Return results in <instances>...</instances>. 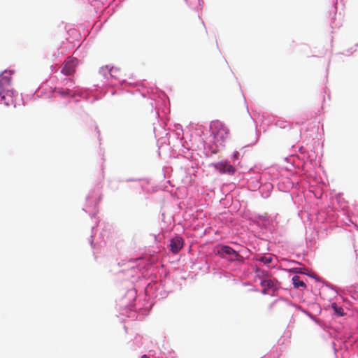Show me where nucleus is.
<instances>
[{"mask_svg": "<svg viewBox=\"0 0 358 358\" xmlns=\"http://www.w3.org/2000/svg\"><path fill=\"white\" fill-rule=\"evenodd\" d=\"M210 129L215 141L220 143L228 138L230 134L229 129L220 120L212 121Z\"/></svg>", "mask_w": 358, "mask_h": 358, "instance_id": "1", "label": "nucleus"}, {"mask_svg": "<svg viewBox=\"0 0 358 358\" xmlns=\"http://www.w3.org/2000/svg\"><path fill=\"white\" fill-rule=\"evenodd\" d=\"M218 253L224 258L230 261H241L243 257L234 249L228 245H222L218 250Z\"/></svg>", "mask_w": 358, "mask_h": 358, "instance_id": "3", "label": "nucleus"}, {"mask_svg": "<svg viewBox=\"0 0 358 358\" xmlns=\"http://www.w3.org/2000/svg\"><path fill=\"white\" fill-rule=\"evenodd\" d=\"M55 92L59 94L62 96H73L74 93L69 89H64V88H57L55 90Z\"/></svg>", "mask_w": 358, "mask_h": 358, "instance_id": "10", "label": "nucleus"}, {"mask_svg": "<svg viewBox=\"0 0 358 358\" xmlns=\"http://www.w3.org/2000/svg\"><path fill=\"white\" fill-rule=\"evenodd\" d=\"M292 282L294 288H299V287H303L306 288V284L303 280L300 279V277L298 275H294L292 278Z\"/></svg>", "mask_w": 358, "mask_h": 358, "instance_id": "9", "label": "nucleus"}, {"mask_svg": "<svg viewBox=\"0 0 358 358\" xmlns=\"http://www.w3.org/2000/svg\"><path fill=\"white\" fill-rule=\"evenodd\" d=\"M141 358H150V357L145 355H143L141 357Z\"/></svg>", "mask_w": 358, "mask_h": 358, "instance_id": "14", "label": "nucleus"}, {"mask_svg": "<svg viewBox=\"0 0 358 358\" xmlns=\"http://www.w3.org/2000/svg\"><path fill=\"white\" fill-rule=\"evenodd\" d=\"M213 166L222 174L227 173L233 175L236 171V168L227 162H217L213 164Z\"/></svg>", "mask_w": 358, "mask_h": 358, "instance_id": "6", "label": "nucleus"}, {"mask_svg": "<svg viewBox=\"0 0 358 358\" xmlns=\"http://www.w3.org/2000/svg\"><path fill=\"white\" fill-rule=\"evenodd\" d=\"M170 250L173 253H178L183 246V239L181 237H175L171 240Z\"/></svg>", "mask_w": 358, "mask_h": 358, "instance_id": "8", "label": "nucleus"}, {"mask_svg": "<svg viewBox=\"0 0 358 358\" xmlns=\"http://www.w3.org/2000/svg\"><path fill=\"white\" fill-rule=\"evenodd\" d=\"M18 94L10 88L0 89V97L6 106H16Z\"/></svg>", "mask_w": 358, "mask_h": 358, "instance_id": "2", "label": "nucleus"}, {"mask_svg": "<svg viewBox=\"0 0 358 358\" xmlns=\"http://www.w3.org/2000/svg\"><path fill=\"white\" fill-rule=\"evenodd\" d=\"M238 157H239V152H235L234 153V155H233V157H233V159H234V160H236V159H238Z\"/></svg>", "mask_w": 358, "mask_h": 358, "instance_id": "13", "label": "nucleus"}, {"mask_svg": "<svg viewBox=\"0 0 358 358\" xmlns=\"http://www.w3.org/2000/svg\"><path fill=\"white\" fill-rule=\"evenodd\" d=\"M258 260L261 262H263L265 264H268L272 262L273 258L271 256H269V257L263 256V257H261Z\"/></svg>", "mask_w": 358, "mask_h": 358, "instance_id": "11", "label": "nucleus"}, {"mask_svg": "<svg viewBox=\"0 0 358 358\" xmlns=\"http://www.w3.org/2000/svg\"><path fill=\"white\" fill-rule=\"evenodd\" d=\"M12 72L4 71L0 76V89L10 88Z\"/></svg>", "mask_w": 358, "mask_h": 358, "instance_id": "7", "label": "nucleus"}, {"mask_svg": "<svg viewBox=\"0 0 358 358\" xmlns=\"http://www.w3.org/2000/svg\"><path fill=\"white\" fill-rule=\"evenodd\" d=\"M262 273L264 278L261 281V286L263 287L262 293L266 294L268 289L275 288L277 280L268 278L267 271H262Z\"/></svg>", "mask_w": 358, "mask_h": 358, "instance_id": "5", "label": "nucleus"}, {"mask_svg": "<svg viewBox=\"0 0 358 358\" xmlns=\"http://www.w3.org/2000/svg\"><path fill=\"white\" fill-rule=\"evenodd\" d=\"M332 308H334L335 313L339 315L342 316L343 315V310L342 308H338L336 305V303H332L331 305Z\"/></svg>", "mask_w": 358, "mask_h": 358, "instance_id": "12", "label": "nucleus"}, {"mask_svg": "<svg viewBox=\"0 0 358 358\" xmlns=\"http://www.w3.org/2000/svg\"><path fill=\"white\" fill-rule=\"evenodd\" d=\"M78 65V60L76 58L69 57L64 64L62 72L66 76L73 75Z\"/></svg>", "mask_w": 358, "mask_h": 358, "instance_id": "4", "label": "nucleus"}]
</instances>
